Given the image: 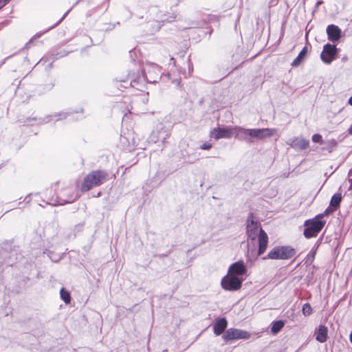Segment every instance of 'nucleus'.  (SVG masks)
Masks as SVG:
<instances>
[{
    "instance_id": "nucleus-2",
    "label": "nucleus",
    "mask_w": 352,
    "mask_h": 352,
    "mask_svg": "<svg viewBox=\"0 0 352 352\" xmlns=\"http://www.w3.org/2000/svg\"><path fill=\"white\" fill-rule=\"evenodd\" d=\"M323 217L324 214H318L314 218L305 221L304 235L306 238L316 237L321 231L326 223L324 221L320 220Z\"/></svg>"
},
{
    "instance_id": "nucleus-5",
    "label": "nucleus",
    "mask_w": 352,
    "mask_h": 352,
    "mask_svg": "<svg viewBox=\"0 0 352 352\" xmlns=\"http://www.w3.org/2000/svg\"><path fill=\"white\" fill-rule=\"evenodd\" d=\"M222 338L226 342L231 340L248 339L250 338V333L241 329L231 328L226 331Z\"/></svg>"
},
{
    "instance_id": "nucleus-14",
    "label": "nucleus",
    "mask_w": 352,
    "mask_h": 352,
    "mask_svg": "<svg viewBox=\"0 0 352 352\" xmlns=\"http://www.w3.org/2000/svg\"><path fill=\"white\" fill-rule=\"evenodd\" d=\"M327 328L324 325H320L315 331L316 340L321 343L324 342L327 339Z\"/></svg>"
},
{
    "instance_id": "nucleus-28",
    "label": "nucleus",
    "mask_w": 352,
    "mask_h": 352,
    "mask_svg": "<svg viewBox=\"0 0 352 352\" xmlns=\"http://www.w3.org/2000/svg\"><path fill=\"white\" fill-rule=\"evenodd\" d=\"M349 104L352 106V96L349 99Z\"/></svg>"
},
{
    "instance_id": "nucleus-9",
    "label": "nucleus",
    "mask_w": 352,
    "mask_h": 352,
    "mask_svg": "<svg viewBox=\"0 0 352 352\" xmlns=\"http://www.w3.org/2000/svg\"><path fill=\"white\" fill-rule=\"evenodd\" d=\"M107 173L102 170H95L89 174V188L102 184L106 179Z\"/></svg>"
},
{
    "instance_id": "nucleus-16",
    "label": "nucleus",
    "mask_w": 352,
    "mask_h": 352,
    "mask_svg": "<svg viewBox=\"0 0 352 352\" xmlns=\"http://www.w3.org/2000/svg\"><path fill=\"white\" fill-rule=\"evenodd\" d=\"M307 53V47H303V49L301 50V52L299 53L298 56L294 59V60L292 63L293 66H298L300 64L302 60L305 58L306 54Z\"/></svg>"
},
{
    "instance_id": "nucleus-13",
    "label": "nucleus",
    "mask_w": 352,
    "mask_h": 352,
    "mask_svg": "<svg viewBox=\"0 0 352 352\" xmlns=\"http://www.w3.org/2000/svg\"><path fill=\"white\" fill-rule=\"evenodd\" d=\"M227 320L224 318L217 320L213 325L214 333L217 336L221 335L227 327Z\"/></svg>"
},
{
    "instance_id": "nucleus-27",
    "label": "nucleus",
    "mask_w": 352,
    "mask_h": 352,
    "mask_svg": "<svg viewBox=\"0 0 352 352\" xmlns=\"http://www.w3.org/2000/svg\"><path fill=\"white\" fill-rule=\"evenodd\" d=\"M349 134L352 135V124L351 125V126L349 129Z\"/></svg>"
},
{
    "instance_id": "nucleus-24",
    "label": "nucleus",
    "mask_w": 352,
    "mask_h": 352,
    "mask_svg": "<svg viewBox=\"0 0 352 352\" xmlns=\"http://www.w3.org/2000/svg\"><path fill=\"white\" fill-rule=\"evenodd\" d=\"M211 144H204L203 145L201 146V149H204V150H208V149H210L211 148Z\"/></svg>"
},
{
    "instance_id": "nucleus-3",
    "label": "nucleus",
    "mask_w": 352,
    "mask_h": 352,
    "mask_svg": "<svg viewBox=\"0 0 352 352\" xmlns=\"http://www.w3.org/2000/svg\"><path fill=\"white\" fill-rule=\"evenodd\" d=\"M296 250L290 246H276L267 254V258L270 259H289L295 256Z\"/></svg>"
},
{
    "instance_id": "nucleus-10",
    "label": "nucleus",
    "mask_w": 352,
    "mask_h": 352,
    "mask_svg": "<svg viewBox=\"0 0 352 352\" xmlns=\"http://www.w3.org/2000/svg\"><path fill=\"white\" fill-rule=\"evenodd\" d=\"M247 272V268L243 261H238L232 263L229 269V274L239 276L244 275Z\"/></svg>"
},
{
    "instance_id": "nucleus-1",
    "label": "nucleus",
    "mask_w": 352,
    "mask_h": 352,
    "mask_svg": "<svg viewBox=\"0 0 352 352\" xmlns=\"http://www.w3.org/2000/svg\"><path fill=\"white\" fill-rule=\"evenodd\" d=\"M247 234L248 238L254 240L258 237V254L261 255L267 249L268 236L267 234L260 228L259 223L256 221L252 215L248 217L247 222Z\"/></svg>"
},
{
    "instance_id": "nucleus-8",
    "label": "nucleus",
    "mask_w": 352,
    "mask_h": 352,
    "mask_svg": "<svg viewBox=\"0 0 352 352\" xmlns=\"http://www.w3.org/2000/svg\"><path fill=\"white\" fill-rule=\"evenodd\" d=\"M234 135V126L227 128H215L210 133V136L214 139L230 138Z\"/></svg>"
},
{
    "instance_id": "nucleus-15",
    "label": "nucleus",
    "mask_w": 352,
    "mask_h": 352,
    "mask_svg": "<svg viewBox=\"0 0 352 352\" xmlns=\"http://www.w3.org/2000/svg\"><path fill=\"white\" fill-rule=\"evenodd\" d=\"M342 199V197L340 192L334 194L331 199L330 206L333 208L334 210H338L340 208Z\"/></svg>"
},
{
    "instance_id": "nucleus-23",
    "label": "nucleus",
    "mask_w": 352,
    "mask_h": 352,
    "mask_svg": "<svg viewBox=\"0 0 352 352\" xmlns=\"http://www.w3.org/2000/svg\"><path fill=\"white\" fill-rule=\"evenodd\" d=\"M336 210H334L333 208L329 206V208H327L324 212L323 213H322L321 214H324V216H327V215H329V214L332 213L333 212L336 211Z\"/></svg>"
},
{
    "instance_id": "nucleus-12",
    "label": "nucleus",
    "mask_w": 352,
    "mask_h": 352,
    "mask_svg": "<svg viewBox=\"0 0 352 352\" xmlns=\"http://www.w3.org/2000/svg\"><path fill=\"white\" fill-rule=\"evenodd\" d=\"M250 129H244L243 127L236 126H234V135H234V137L236 138H238L239 140H243L247 142H250V140L248 138H250L249 133H248V131H250Z\"/></svg>"
},
{
    "instance_id": "nucleus-21",
    "label": "nucleus",
    "mask_w": 352,
    "mask_h": 352,
    "mask_svg": "<svg viewBox=\"0 0 352 352\" xmlns=\"http://www.w3.org/2000/svg\"><path fill=\"white\" fill-rule=\"evenodd\" d=\"M312 140L314 142L322 143V138L320 134H314L312 136Z\"/></svg>"
},
{
    "instance_id": "nucleus-31",
    "label": "nucleus",
    "mask_w": 352,
    "mask_h": 352,
    "mask_svg": "<svg viewBox=\"0 0 352 352\" xmlns=\"http://www.w3.org/2000/svg\"><path fill=\"white\" fill-rule=\"evenodd\" d=\"M76 227H77V228H81V227H82V226L78 225V226H77Z\"/></svg>"
},
{
    "instance_id": "nucleus-29",
    "label": "nucleus",
    "mask_w": 352,
    "mask_h": 352,
    "mask_svg": "<svg viewBox=\"0 0 352 352\" xmlns=\"http://www.w3.org/2000/svg\"><path fill=\"white\" fill-rule=\"evenodd\" d=\"M349 339H350L351 342L352 343V331L350 334Z\"/></svg>"
},
{
    "instance_id": "nucleus-18",
    "label": "nucleus",
    "mask_w": 352,
    "mask_h": 352,
    "mask_svg": "<svg viewBox=\"0 0 352 352\" xmlns=\"http://www.w3.org/2000/svg\"><path fill=\"white\" fill-rule=\"evenodd\" d=\"M60 295L62 300L66 303L68 304L70 302L71 297L70 293L65 290V288L62 287L60 291Z\"/></svg>"
},
{
    "instance_id": "nucleus-26",
    "label": "nucleus",
    "mask_w": 352,
    "mask_h": 352,
    "mask_svg": "<svg viewBox=\"0 0 352 352\" xmlns=\"http://www.w3.org/2000/svg\"><path fill=\"white\" fill-rule=\"evenodd\" d=\"M77 196L75 195L74 197H69L68 199H67L66 200H65V202H72L74 201L76 199Z\"/></svg>"
},
{
    "instance_id": "nucleus-20",
    "label": "nucleus",
    "mask_w": 352,
    "mask_h": 352,
    "mask_svg": "<svg viewBox=\"0 0 352 352\" xmlns=\"http://www.w3.org/2000/svg\"><path fill=\"white\" fill-rule=\"evenodd\" d=\"M302 314L305 316H310L312 314V308L309 303H305L302 306Z\"/></svg>"
},
{
    "instance_id": "nucleus-22",
    "label": "nucleus",
    "mask_w": 352,
    "mask_h": 352,
    "mask_svg": "<svg viewBox=\"0 0 352 352\" xmlns=\"http://www.w3.org/2000/svg\"><path fill=\"white\" fill-rule=\"evenodd\" d=\"M82 191H88V175L84 178V182L82 186Z\"/></svg>"
},
{
    "instance_id": "nucleus-25",
    "label": "nucleus",
    "mask_w": 352,
    "mask_h": 352,
    "mask_svg": "<svg viewBox=\"0 0 352 352\" xmlns=\"http://www.w3.org/2000/svg\"><path fill=\"white\" fill-rule=\"evenodd\" d=\"M10 0H0V8L6 5Z\"/></svg>"
},
{
    "instance_id": "nucleus-6",
    "label": "nucleus",
    "mask_w": 352,
    "mask_h": 352,
    "mask_svg": "<svg viewBox=\"0 0 352 352\" xmlns=\"http://www.w3.org/2000/svg\"><path fill=\"white\" fill-rule=\"evenodd\" d=\"M336 53V46L327 43L323 47L320 58L324 63L329 64L335 58Z\"/></svg>"
},
{
    "instance_id": "nucleus-30",
    "label": "nucleus",
    "mask_w": 352,
    "mask_h": 352,
    "mask_svg": "<svg viewBox=\"0 0 352 352\" xmlns=\"http://www.w3.org/2000/svg\"><path fill=\"white\" fill-rule=\"evenodd\" d=\"M63 17H62V18H61V19H60V20H59L56 24H58V23H60V21L63 20Z\"/></svg>"
},
{
    "instance_id": "nucleus-19",
    "label": "nucleus",
    "mask_w": 352,
    "mask_h": 352,
    "mask_svg": "<svg viewBox=\"0 0 352 352\" xmlns=\"http://www.w3.org/2000/svg\"><path fill=\"white\" fill-rule=\"evenodd\" d=\"M296 141V146H298L300 149H305L309 146V141L305 139H297Z\"/></svg>"
},
{
    "instance_id": "nucleus-17",
    "label": "nucleus",
    "mask_w": 352,
    "mask_h": 352,
    "mask_svg": "<svg viewBox=\"0 0 352 352\" xmlns=\"http://www.w3.org/2000/svg\"><path fill=\"white\" fill-rule=\"evenodd\" d=\"M284 322L283 320H278L276 322H274L271 328V331L274 334H276L278 333L284 327Z\"/></svg>"
},
{
    "instance_id": "nucleus-11",
    "label": "nucleus",
    "mask_w": 352,
    "mask_h": 352,
    "mask_svg": "<svg viewBox=\"0 0 352 352\" xmlns=\"http://www.w3.org/2000/svg\"><path fill=\"white\" fill-rule=\"evenodd\" d=\"M341 30L335 25H329L327 28L328 38L331 41H337L341 36Z\"/></svg>"
},
{
    "instance_id": "nucleus-32",
    "label": "nucleus",
    "mask_w": 352,
    "mask_h": 352,
    "mask_svg": "<svg viewBox=\"0 0 352 352\" xmlns=\"http://www.w3.org/2000/svg\"><path fill=\"white\" fill-rule=\"evenodd\" d=\"M315 253H316L315 252H314L312 253L313 256H314Z\"/></svg>"
},
{
    "instance_id": "nucleus-7",
    "label": "nucleus",
    "mask_w": 352,
    "mask_h": 352,
    "mask_svg": "<svg viewBox=\"0 0 352 352\" xmlns=\"http://www.w3.org/2000/svg\"><path fill=\"white\" fill-rule=\"evenodd\" d=\"M276 130L274 129H250L249 133L250 138L263 140L267 137H271L274 135Z\"/></svg>"
},
{
    "instance_id": "nucleus-4",
    "label": "nucleus",
    "mask_w": 352,
    "mask_h": 352,
    "mask_svg": "<svg viewBox=\"0 0 352 352\" xmlns=\"http://www.w3.org/2000/svg\"><path fill=\"white\" fill-rule=\"evenodd\" d=\"M243 280V278L228 273L221 280V286L225 290L235 291L241 288Z\"/></svg>"
}]
</instances>
